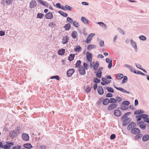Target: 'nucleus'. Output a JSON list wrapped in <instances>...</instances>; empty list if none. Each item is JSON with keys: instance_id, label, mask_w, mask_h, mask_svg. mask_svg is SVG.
I'll list each match as a JSON object with an SVG mask.
<instances>
[{"instance_id": "nucleus-59", "label": "nucleus", "mask_w": 149, "mask_h": 149, "mask_svg": "<svg viewBox=\"0 0 149 149\" xmlns=\"http://www.w3.org/2000/svg\"><path fill=\"white\" fill-rule=\"evenodd\" d=\"M106 96L107 97H111L113 96V95L110 93H109L106 94Z\"/></svg>"}, {"instance_id": "nucleus-10", "label": "nucleus", "mask_w": 149, "mask_h": 149, "mask_svg": "<svg viewBox=\"0 0 149 149\" xmlns=\"http://www.w3.org/2000/svg\"><path fill=\"white\" fill-rule=\"evenodd\" d=\"M29 7L31 8H33L37 6L36 1L34 0H32L30 3Z\"/></svg>"}, {"instance_id": "nucleus-20", "label": "nucleus", "mask_w": 149, "mask_h": 149, "mask_svg": "<svg viewBox=\"0 0 149 149\" xmlns=\"http://www.w3.org/2000/svg\"><path fill=\"white\" fill-rule=\"evenodd\" d=\"M6 144L8 148V149H10L11 146L14 145V143L13 142L7 141Z\"/></svg>"}, {"instance_id": "nucleus-41", "label": "nucleus", "mask_w": 149, "mask_h": 149, "mask_svg": "<svg viewBox=\"0 0 149 149\" xmlns=\"http://www.w3.org/2000/svg\"><path fill=\"white\" fill-rule=\"evenodd\" d=\"M44 15L42 13H38L37 15V18L40 19H42L43 18Z\"/></svg>"}, {"instance_id": "nucleus-61", "label": "nucleus", "mask_w": 149, "mask_h": 149, "mask_svg": "<svg viewBox=\"0 0 149 149\" xmlns=\"http://www.w3.org/2000/svg\"><path fill=\"white\" fill-rule=\"evenodd\" d=\"M37 1L39 2L40 4L42 5H45V3L42 0H37Z\"/></svg>"}, {"instance_id": "nucleus-30", "label": "nucleus", "mask_w": 149, "mask_h": 149, "mask_svg": "<svg viewBox=\"0 0 149 149\" xmlns=\"http://www.w3.org/2000/svg\"><path fill=\"white\" fill-rule=\"evenodd\" d=\"M58 13L60 14L64 17H66L68 16V15L67 13L61 11H59Z\"/></svg>"}, {"instance_id": "nucleus-54", "label": "nucleus", "mask_w": 149, "mask_h": 149, "mask_svg": "<svg viewBox=\"0 0 149 149\" xmlns=\"http://www.w3.org/2000/svg\"><path fill=\"white\" fill-rule=\"evenodd\" d=\"M91 91V88L89 86H87L85 89V91L87 93H89Z\"/></svg>"}, {"instance_id": "nucleus-37", "label": "nucleus", "mask_w": 149, "mask_h": 149, "mask_svg": "<svg viewBox=\"0 0 149 149\" xmlns=\"http://www.w3.org/2000/svg\"><path fill=\"white\" fill-rule=\"evenodd\" d=\"M81 49V47L79 46H77L76 48L74 49V51L76 52H80Z\"/></svg>"}, {"instance_id": "nucleus-14", "label": "nucleus", "mask_w": 149, "mask_h": 149, "mask_svg": "<svg viewBox=\"0 0 149 149\" xmlns=\"http://www.w3.org/2000/svg\"><path fill=\"white\" fill-rule=\"evenodd\" d=\"M113 114L115 116L119 117L121 116L122 113L120 110L116 109L114 111Z\"/></svg>"}, {"instance_id": "nucleus-6", "label": "nucleus", "mask_w": 149, "mask_h": 149, "mask_svg": "<svg viewBox=\"0 0 149 149\" xmlns=\"http://www.w3.org/2000/svg\"><path fill=\"white\" fill-rule=\"evenodd\" d=\"M86 57L87 60L89 62H91L92 61L93 57L92 54L89 52H87L86 53Z\"/></svg>"}, {"instance_id": "nucleus-27", "label": "nucleus", "mask_w": 149, "mask_h": 149, "mask_svg": "<svg viewBox=\"0 0 149 149\" xmlns=\"http://www.w3.org/2000/svg\"><path fill=\"white\" fill-rule=\"evenodd\" d=\"M75 54H70L68 56V60L70 61H73L75 57Z\"/></svg>"}, {"instance_id": "nucleus-34", "label": "nucleus", "mask_w": 149, "mask_h": 149, "mask_svg": "<svg viewBox=\"0 0 149 149\" xmlns=\"http://www.w3.org/2000/svg\"><path fill=\"white\" fill-rule=\"evenodd\" d=\"M81 20L84 24H87L88 22V20L84 17H81Z\"/></svg>"}, {"instance_id": "nucleus-24", "label": "nucleus", "mask_w": 149, "mask_h": 149, "mask_svg": "<svg viewBox=\"0 0 149 149\" xmlns=\"http://www.w3.org/2000/svg\"><path fill=\"white\" fill-rule=\"evenodd\" d=\"M77 31H74L72 32L71 36L73 39H75L77 38Z\"/></svg>"}, {"instance_id": "nucleus-3", "label": "nucleus", "mask_w": 149, "mask_h": 149, "mask_svg": "<svg viewBox=\"0 0 149 149\" xmlns=\"http://www.w3.org/2000/svg\"><path fill=\"white\" fill-rule=\"evenodd\" d=\"M131 132L134 134H140L141 131L138 128L134 127L131 129Z\"/></svg>"}, {"instance_id": "nucleus-5", "label": "nucleus", "mask_w": 149, "mask_h": 149, "mask_svg": "<svg viewBox=\"0 0 149 149\" xmlns=\"http://www.w3.org/2000/svg\"><path fill=\"white\" fill-rule=\"evenodd\" d=\"M75 70L74 69L71 68L68 70L67 72L66 75L68 77H70L74 72Z\"/></svg>"}, {"instance_id": "nucleus-46", "label": "nucleus", "mask_w": 149, "mask_h": 149, "mask_svg": "<svg viewBox=\"0 0 149 149\" xmlns=\"http://www.w3.org/2000/svg\"><path fill=\"white\" fill-rule=\"evenodd\" d=\"M102 73L101 71H97V72L96 74V75L98 78H101Z\"/></svg>"}, {"instance_id": "nucleus-32", "label": "nucleus", "mask_w": 149, "mask_h": 149, "mask_svg": "<svg viewBox=\"0 0 149 149\" xmlns=\"http://www.w3.org/2000/svg\"><path fill=\"white\" fill-rule=\"evenodd\" d=\"M144 112V111H142L141 110H138L135 111L134 112V114L135 115H137L138 114H141L143 113Z\"/></svg>"}, {"instance_id": "nucleus-44", "label": "nucleus", "mask_w": 149, "mask_h": 149, "mask_svg": "<svg viewBox=\"0 0 149 149\" xmlns=\"http://www.w3.org/2000/svg\"><path fill=\"white\" fill-rule=\"evenodd\" d=\"M130 103L129 101L127 100L123 101L122 102V104L126 105H128Z\"/></svg>"}, {"instance_id": "nucleus-21", "label": "nucleus", "mask_w": 149, "mask_h": 149, "mask_svg": "<svg viewBox=\"0 0 149 149\" xmlns=\"http://www.w3.org/2000/svg\"><path fill=\"white\" fill-rule=\"evenodd\" d=\"M23 146L27 149H31L33 148V146L30 143H25L23 145Z\"/></svg>"}, {"instance_id": "nucleus-26", "label": "nucleus", "mask_w": 149, "mask_h": 149, "mask_svg": "<svg viewBox=\"0 0 149 149\" xmlns=\"http://www.w3.org/2000/svg\"><path fill=\"white\" fill-rule=\"evenodd\" d=\"M143 141H146L149 139V135L148 134H145L144 135L142 139Z\"/></svg>"}, {"instance_id": "nucleus-11", "label": "nucleus", "mask_w": 149, "mask_h": 149, "mask_svg": "<svg viewBox=\"0 0 149 149\" xmlns=\"http://www.w3.org/2000/svg\"><path fill=\"white\" fill-rule=\"evenodd\" d=\"M117 106L116 104H112L109 105L107 108V110L109 111H111L112 109L116 108Z\"/></svg>"}, {"instance_id": "nucleus-52", "label": "nucleus", "mask_w": 149, "mask_h": 149, "mask_svg": "<svg viewBox=\"0 0 149 149\" xmlns=\"http://www.w3.org/2000/svg\"><path fill=\"white\" fill-rule=\"evenodd\" d=\"M83 66L84 68L86 70H88V65L85 62H84L83 63Z\"/></svg>"}, {"instance_id": "nucleus-47", "label": "nucleus", "mask_w": 149, "mask_h": 149, "mask_svg": "<svg viewBox=\"0 0 149 149\" xmlns=\"http://www.w3.org/2000/svg\"><path fill=\"white\" fill-rule=\"evenodd\" d=\"M142 136V134H138L135 136V138L136 139H138L141 138Z\"/></svg>"}, {"instance_id": "nucleus-53", "label": "nucleus", "mask_w": 149, "mask_h": 149, "mask_svg": "<svg viewBox=\"0 0 149 149\" xmlns=\"http://www.w3.org/2000/svg\"><path fill=\"white\" fill-rule=\"evenodd\" d=\"M67 19L70 24L72 23L73 22V19L71 17H68L67 18Z\"/></svg>"}, {"instance_id": "nucleus-60", "label": "nucleus", "mask_w": 149, "mask_h": 149, "mask_svg": "<svg viewBox=\"0 0 149 149\" xmlns=\"http://www.w3.org/2000/svg\"><path fill=\"white\" fill-rule=\"evenodd\" d=\"M118 30L119 31L120 33L122 34L123 35H124L125 34V33L124 31L121 28H118Z\"/></svg>"}, {"instance_id": "nucleus-42", "label": "nucleus", "mask_w": 149, "mask_h": 149, "mask_svg": "<svg viewBox=\"0 0 149 149\" xmlns=\"http://www.w3.org/2000/svg\"><path fill=\"white\" fill-rule=\"evenodd\" d=\"M50 79H55L57 80H59L60 79L59 76L57 75L52 76L50 77Z\"/></svg>"}, {"instance_id": "nucleus-49", "label": "nucleus", "mask_w": 149, "mask_h": 149, "mask_svg": "<svg viewBox=\"0 0 149 149\" xmlns=\"http://www.w3.org/2000/svg\"><path fill=\"white\" fill-rule=\"evenodd\" d=\"M132 127H133L132 124V123H131V122L128 125V126L127 127V130H131V129L132 128Z\"/></svg>"}, {"instance_id": "nucleus-35", "label": "nucleus", "mask_w": 149, "mask_h": 149, "mask_svg": "<svg viewBox=\"0 0 149 149\" xmlns=\"http://www.w3.org/2000/svg\"><path fill=\"white\" fill-rule=\"evenodd\" d=\"M109 103L115 104L117 102V100L116 99L113 98H111L109 100Z\"/></svg>"}, {"instance_id": "nucleus-43", "label": "nucleus", "mask_w": 149, "mask_h": 149, "mask_svg": "<svg viewBox=\"0 0 149 149\" xmlns=\"http://www.w3.org/2000/svg\"><path fill=\"white\" fill-rule=\"evenodd\" d=\"M139 39L141 40L145 41L146 40V38L143 35H141L139 36Z\"/></svg>"}, {"instance_id": "nucleus-4", "label": "nucleus", "mask_w": 149, "mask_h": 149, "mask_svg": "<svg viewBox=\"0 0 149 149\" xmlns=\"http://www.w3.org/2000/svg\"><path fill=\"white\" fill-rule=\"evenodd\" d=\"M9 135L10 138L13 139L17 136V132L15 130H11L10 132Z\"/></svg>"}, {"instance_id": "nucleus-28", "label": "nucleus", "mask_w": 149, "mask_h": 149, "mask_svg": "<svg viewBox=\"0 0 149 149\" xmlns=\"http://www.w3.org/2000/svg\"><path fill=\"white\" fill-rule=\"evenodd\" d=\"M96 47V46L95 45L90 44L87 46V50L90 51L91 49L95 48Z\"/></svg>"}, {"instance_id": "nucleus-31", "label": "nucleus", "mask_w": 149, "mask_h": 149, "mask_svg": "<svg viewBox=\"0 0 149 149\" xmlns=\"http://www.w3.org/2000/svg\"><path fill=\"white\" fill-rule=\"evenodd\" d=\"M99 66V63L98 61H96L95 64L93 65V69L96 70Z\"/></svg>"}, {"instance_id": "nucleus-19", "label": "nucleus", "mask_w": 149, "mask_h": 149, "mask_svg": "<svg viewBox=\"0 0 149 149\" xmlns=\"http://www.w3.org/2000/svg\"><path fill=\"white\" fill-rule=\"evenodd\" d=\"M144 114H142L139 115H137L135 117L137 118L136 120L137 121H140L141 119V118H143Z\"/></svg>"}, {"instance_id": "nucleus-51", "label": "nucleus", "mask_w": 149, "mask_h": 149, "mask_svg": "<svg viewBox=\"0 0 149 149\" xmlns=\"http://www.w3.org/2000/svg\"><path fill=\"white\" fill-rule=\"evenodd\" d=\"M65 10H68L69 11H71V10L72 9V8L71 7H70V6L68 5H65Z\"/></svg>"}, {"instance_id": "nucleus-38", "label": "nucleus", "mask_w": 149, "mask_h": 149, "mask_svg": "<svg viewBox=\"0 0 149 149\" xmlns=\"http://www.w3.org/2000/svg\"><path fill=\"white\" fill-rule=\"evenodd\" d=\"M128 107L123 105V104H121L120 106V108L123 110H127L128 109Z\"/></svg>"}, {"instance_id": "nucleus-40", "label": "nucleus", "mask_w": 149, "mask_h": 149, "mask_svg": "<svg viewBox=\"0 0 149 149\" xmlns=\"http://www.w3.org/2000/svg\"><path fill=\"white\" fill-rule=\"evenodd\" d=\"M117 75L116 78L118 79H121L124 77L123 75L122 74H117Z\"/></svg>"}, {"instance_id": "nucleus-16", "label": "nucleus", "mask_w": 149, "mask_h": 149, "mask_svg": "<svg viewBox=\"0 0 149 149\" xmlns=\"http://www.w3.org/2000/svg\"><path fill=\"white\" fill-rule=\"evenodd\" d=\"M97 91L99 94L100 95H102L104 93L103 89L102 86H99L97 89Z\"/></svg>"}, {"instance_id": "nucleus-63", "label": "nucleus", "mask_w": 149, "mask_h": 149, "mask_svg": "<svg viewBox=\"0 0 149 149\" xmlns=\"http://www.w3.org/2000/svg\"><path fill=\"white\" fill-rule=\"evenodd\" d=\"M104 41H100L99 42L100 46L101 47H103L104 46Z\"/></svg>"}, {"instance_id": "nucleus-58", "label": "nucleus", "mask_w": 149, "mask_h": 149, "mask_svg": "<svg viewBox=\"0 0 149 149\" xmlns=\"http://www.w3.org/2000/svg\"><path fill=\"white\" fill-rule=\"evenodd\" d=\"M46 146L44 145L40 146L39 147V149H46Z\"/></svg>"}, {"instance_id": "nucleus-2", "label": "nucleus", "mask_w": 149, "mask_h": 149, "mask_svg": "<svg viewBox=\"0 0 149 149\" xmlns=\"http://www.w3.org/2000/svg\"><path fill=\"white\" fill-rule=\"evenodd\" d=\"M141 129L143 130H145L146 129V124H145L144 122L142 121H139L138 123Z\"/></svg>"}, {"instance_id": "nucleus-39", "label": "nucleus", "mask_w": 149, "mask_h": 149, "mask_svg": "<svg viewBox=\"0 0 149 149\" xmlns=\"http://www.w3.org/2000/svg\"><path fill=\"white\" fill-rule=\"evenodd\" d=\"M103 99L104 98L103 97L100 98L99 99V100L97 102L96 104L99 105L102 104V101L103 100Z\"/></svg>"}, {"instance_id": "nucleus-23", "label": "nucleus", "mask_w": 149, "mask_h": 149, "mask_svg": "<svg viewBox=\"0 0 149 149\" xmlns=\"http://www.w3.org/2000/svg\"><path fill=\"white\" fill-rule=\"evenodd\" d=\"M65 50L64 49H60L58 52V54L59 55L62 56L65 53Z\"/></svg>"}, {"instance_id": "nucleus-17", "label": "nucleus", "mask_w": 149, "mask_h": 149, "mask_svg": "<svg viewBox=\"0 0 149 149\" xmlns=\"http://www.w3.org/2000/svg\"><path fill=\"white\" fill-rule=\"evenodd\" d=\"M68 37L67 36L63 37L62 42L63 44H67L68 41Z\"/></svg>"}, {"instance_id": "nucleus-64", "label": "nucleus", "mask_w": 149, "mask_h": 149, "mask_svg": "<svg viewBox=\"0 0 149 149\" xmlns=\"http://www.w3.org/2000/svg\"><path fill=\"white\" fill-rule=\"evenodd\" d=\"M110 139H113L116 138V135L114 134H112L110 136Z\"/></svg>"}, {"instance_id": "nucleus-29", "label": "nucleus", "mask_w": 149, "mask_h": 149, "mask_svg": "<svg viewBox=\"0 0 149 149\" xmlns=\"http://www.w3.org/2000/svg\"><path fill=\"white\" fill-rule=\"evenodd\" d=\"M97 24L103 28H104L105 29H107V25L104 22H99L97 23Z\"/></svg>"}, {"instance_id": "nucleus-25", "label": "nucleus", "mask_w": 149, "mask_h": 149, "mask_svg": "<svg viewBox=\"0 0 149 149\" xmlns=\"http://www.w3.org/2000/svg\"><path fill=\"white\" fill-rule=\"evenodd\" d=\"M109 103V99L108 98H106L104 99L102 101V104L103 105H106Z\"/></svg>"}, {"instance_id": "nucleus-15", "label": "nucleus", "mask_w": 149, "mask_h": 149, "mask_svg": "<svg viewBox=\"0 0 149 149\" xmlns=\"http://www.w3.org/2000/svg\"><path fill=\"white\" fill-rule=\"evenodd\" d=\"M45 17L47 19H51L53 18V16L51 12H49L45 14Z\"/></svg>"}, {"instance_id": "nucleus-55", "label": "nucleus", "mask_w": 149, "mask_h": 149, "mask_svg": "<svg viewBox=\"0 0 149 149\" xmlns=\"http://www.w3.org/2000/svg\"><path fill=\"white\" fill-rule=\"evenodd\" d=\"M136 74H141L143 76H146V74L142 72H141L140 71H136Z\"/></svg>"}, {"instance_id": "nucleus-22", "label": "nucleus", "mask_w": 149, "mask_h": 149, "mask_svg": "<svg viewBox=\"0 0 149 149\" xmlns=\"http://www.w3.org/2000/svg\"><path fill=\"white\" fill-rule=\"evenodd\" d=\"M63 27L65 29V30L68 31L70 29L71 25L69 23H68L64 26Z\"/></svg>"}, {"instance_id": "nucleus-12", "label": "nucleus", "mask_w": 149, "mask_h": 149, "mask_svg": "<svg viewBox=\"0 0 149 149\" xmlns=\"http://www.w3.org/2000/svg\"><path fill=\"white\" fill-rule=\"evenodd\" d=\"M114 88H116L117 90L122 92L123 93H125L128 94L130 93L129 92L126 91V90L124 89L123 88L121 87H117L115 86H114Z\"/></svg>"}, {"instance_id": "nucleus-36", "label": "nucleus", "mask_w": 149, "mask_h": 149, "mask_svg": "<svg viewBox=\"0 0 149 149\" xmlns=\"http://www.w3.org/2000/svg\"><path fill=\"white\" fill-rule=\"evenodd\" d=\"M106 89L109 93H113L114 92V90L112 87L107 86Z\"/></svg>"}, {"instance_id": "nucleus-56", "label": "nucleus", "mask_w": 149, "mask_h": 149, "mask_svg": "<svg viewBox=\"0 0 149 149\" xmlns=\"http://www.w3.org/2000/svg\"><path fill=\"white\" fill-rule=\"evenodd\" d=\"M116 100H117L118 102H120L122 101V99L120 97H116Z\"/></svg>"}, {"instance_id": "nucleus-7", "label": "nucleus", "mask_w": 149, "mask_h": 149, "mask_svg": "<svg viewBox=\"0 0 149 149\" xmlns=\"http://www.w3.org/2000/svg\"><path fill=\"white\" fill-rule=\"evenodd\" d=\"M95 35V34L94 33H91L88 36L86 42L88 44H90L91 43V40Z\"/></svg>"}, {"instance_id": "nucleus-57", "label": "nucleus", "mask_w": 149, "mask_h": 149, "mask_svg": "<svg viewBox=\"0 0 149 149\" xmlns=\"http://www.w3.org/2000/svg\"><path fill=\"white\" fill-rule=\"evenodd\" d=\"M21 148L20 146H15L12 147L11 149H19Z\"/></svg>"}, {"instance_id": "nucleus-45", "label": "nucleus", "mask_w": 149, "mask_h": 149, "mask_svg": "<svg viewBox=\"0 0 149 149\" xmlns=\"http://www.w3.org/2000/svg\"><path fill=\"white\" fill-rule=\"evenodd\" d=\"M73 24L74 26L76 27H78L79 26V24L78 22L76 21H74Z\"/></svg>"}, {"instance_id": "nucleus-50", "label": "nucleus", "mask_w": 149, "mask_h": 149, "mask_svg": "<svg viewBox=\"0 0 149 149\" xmlns=\"http://www.w3.org/2000/svg\"><path fill=\"white\" fill-rule=\"evenodd\" d=\"M93 81L95 83H99L100 82V80L97 78H95L94 79Z\"/></svg>"}, {"instance_id": "nucleus-1", "label": "nucleus", "mask_w": 149, "mask_h": 149, "mask_svg": "<svg viewBox=\"0 0 149 149\" xmlns=\"http://www.w3.org/2000/svg\"><path fill=\"white\" fill-rule=\"evenodd\" d=\"M131 114L130 112H127L125 113L121 117V120L122 121V124L123 126L127 125L131 121V118L127 116Z\"/></svg>"}, {"instance_id": "nucleus-33", "label": "nucleus", "mask_w": 149, "mask_h": 149, "mask_svg": "<svg viewBox=\"0 0 149 149\" xmlns=\"http://www.w3.org/2000/svg\"><path fill=\"white\" fill-rule=\"evenodd\" d=\"M81 63V61L80 60H77L75 64V67L77 68H79L80 66H81V65H80Z\"/></svg>"}, {"instance_id": "nucleus-48", "label": "nucleus", "mask_w": 149, "mask_h": 149, "mask_svg": "<svg viewBox=\"0 0 149 149\" xmlns=\"http://www.w3.org/2000/svg\"><path fill=\"white\" fill-rule=\"evenodd\" d=\"M123 77V79L122 81L123 84L125 83L126 81H127L128 80V78L127 76H125Z\"/></svg>"}, {"instance_id": "nucleus-13", "label": "nucleus", "mask_w": 149, "mask_h": 149, "mask_svg": "<svg viewBox=\"0 0 149 149\" xmlns=\"http://www.w3.org/2000/svg\"><path fill=\"white\" fill-rule=\"evenodd\" d=\"M85 70L82 66H80L79 69V73L81 75H84L86 74V71Z\"/></svg>"}, {"instance_id": "nucleus-8", "label": "nucleus", "mask_w": 149, "mask_h": 149, "mask_svg": "<svg viewBox=\"0 0 149 149\" xmlns=\"http://www.w3.org/2000/svg\"><path fill=\"white\" fill-rule=\"evenodd\" d=\"M130 42L132 47L134 48L136 52L137 51V47L135 42L132 39H130Z\"/></svg>"}, {"instance_id": "nucleus-18", "label": "nucleus", "mask_w": 149, "mask_h": 149, "mask_svg": "<svg viewBox=\"0 0 149 149\" xmlns=\"http://www.w3.org/2000/svg\"><path fill=\"white\" fill-rule=\"evenodd\" d=\"M148 117V115L144 114L143 119L144 122L149 123V118Z\"/></svg>"}, {"instance_id": "nucleus-9", "label": "nucleus", "mask_w": 149, "mask_h": 149, "mask_svg": "<svg viewBox=\"0 0 149 149\" xmlns=\"http://www.w3.org/2000/svg\"><path fill=\"white\" fill-rule=\"evenodd\" d=\"M23 140L25 141H28L29 140V136L28 134L23 133L22 135Z\"/></svg>"}, {"instance_id": "nucleus-62", "label": "nucleus", "mask_w": 149, "mask_h": 149, "mask_svg": "<svg viewBox=\"0 0 149 149\" xmlns=\"http://www.w3.org/2000/svg\"><path fill=\"white\" fill-rule=\"evenodd\" d=\"M135 65L137 68L140 70L141 69V65L139 64L135 63Z\"/></svg>"}]
</instances>
